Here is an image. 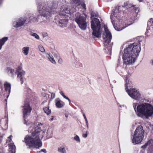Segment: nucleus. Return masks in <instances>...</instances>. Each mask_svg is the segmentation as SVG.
I'll list each match as a JSON object with an SVG mask.
<instances>
[{"mask_svg":"<svg viewBox=\"0 0 153 153\" xmlns=\"http://www.w3.org/2000/svg\"><path fill=\"white\" fill-rule=\"evenodd\" d=\"M140 44L139 42H134L130 44L128 47L124 50V53L122 58L124 63L128 65L134 63L139 55L140 51Z\"/></svg>","mask_w":153,"mask_h":153,"instance_id":"f257e3e1","label":"nucleus"},{"mask_svg":"<svg viewBox=\"0 0 153 153\" xmlns=\"http://www.w3.org/2000/svg\"><path fill=\"white\" fill-rule=\"evenodd\" d=\"M44 132L38 126L35 127L31 133V136L27 135L25 138L26 145L29 148L39 149L42 146V142L40 138L42 139L43 137Z\"/></svg>","mask_w":153,"mask_h":153,"instance_id":"f03ea898","label":"nucleus"},{"mask_svg":"<svg viewBox=\"0 0 153 153\" xmlns=\"http://www.w3.org/2000/svg\"><path fill=\"white\" fill-rule=\"evenodd\" d=\"M137 103H134L133 107L137 116L146 118L151 117L153 114V106L148 103H144L138 105Z\"/></svg>","mask_w":153,"mask_h":153,"instance_id":"7ed1b4c3","label":"nucleus"},{"mask_svg":"<svg viewBox=\"0 0 153 153\" xmlns=\"http://www.w3.org/2000/svg\"><path fill=\"white\" fill-rule=\"evenodd\" d=\"M47 4L42 3L40 5H38V8H41L42 7V9L39 10L38 11L41 16H43L46 17V18L51 17L52 14H54L55 13V4L54 3L52 4V7H49V5Z\"/></svg>","mask_w":153,"mask_h":153,"instance_id":"20e7f679","label":"nucleus"},{"mask_svg":"<svg viewBox=\"0 0 153 153\" xmlns=\"http://www.w3.org/2000/svg\"><path fill=\"white\" fill-rule=\"evenodd\" d=\"M63 14L62 15H60L59 20V25L61 27H65L68 23V17L65 15L66 14H71V12L70 8L66 5H63L61 8Z\"/></svg>","mask_w":153,"mask_h":153,"instance_id":"39448f33","label":"nucleus"},{"mask_svg":"<svg viewBox=\"0 0 153 153\" xmlns=\"http://www.w3.org/2000/svg\"><path fill=\"white\" fill-rule=\"evenodd\" d=\"M91 25L93 30V35L97 38L100 36L102 29L99 19L97 18H93L91 22Z\"/></svg>","mask_w":153,"mask_h":153,"instance_id":"423d86ee","label":"nucleus"},{"mask_svg":"<svg viewBox=\"0 0 153 153\" xmlns=\"http://www.w3.org/2000/svg\"><path fill=\"white\" fill-rule=\"evenodd\" d=\"M144 132L142 126L140 125L137 127L134 132L132 143L135 144L140 143L143 138Z\"/></svg>","mask_w":153,"mask_h":153,"instance_id":"0eeeda50","label":"nucleus"},{"mask_svg":"<svg viewBox=\"0 0 153 153\" xmlns=\"http://www.w3.org/2000/svg\"><path fill=\"white\" fill-rule=\"evenodd\" d=\"M125 82V89L128 95L132 98L137 101L139 100L141 98V94L139 91L134 88L128 89V83H127V79H126Z\"/></svg>","mask_w":153,"mask_h":153,"instance_id":"6e6552de","label":"nucleus"},{"mask_svg":"<svg viewBox=\"0 0 153 153\" xmlns=\"http://www.w3.org/2000/svg\"><path fill=\"white\" fill-rule=\"evenodd\" d=\"M86 15H85V16L80 15L76 16L75 21L78 24L79 27L83 30H85L86 28Z\"/></svg>","mask_w":153,"mask_h":153,"instance_id":"1a4fd4ad","label":"nucleus"},{"mask_svg":"<svg viewBox=\"0 0 153 153\" xmlns=\"http://www.w3.org/2000/svg\"><path fill=\"white\" fill-rule=\"evenodd\" d=\"M23 107V113L24 117L30 114L31 110L32 108L30 106L29 102L27 101H25Z\"/></svg>","mask_w":153,"mask_h":153,"instance_id":"9d476101","label":"nucleus"},{"mask_svg":"<svg viewBox=\"0 0 153 153\" xmlns=\"http://www.w3.org/2000/svg\"><path fill=\"white\" fill-rule=\"evenodd\" d=\"M105 30L106 33L105 37H103V39L105 40V42L109 44L111 42L112 36L111 33L110 32L107 28H105Z\"/></svg>","mask_w":153,"mask_h":153,"instance_id":"9b49d317","label":"nucleus"},{"mask_svg":"<svg viewBox=\"0 0 153 153\" xmlns=\"http://www.w3.org/2000/svg\"><path fill=\"white\" fill-rule=\"evenodd\" d=\"M26 19L25 18H20L16 25V27H18L23 26L26 21Z\"/></svg>","mask_w":153,"mask_h":153,"instance_id":"f8f14e48","label":"nucleus"},{"mask_svg":"<svg viewBox=\"0 0 153 153\" xmlns=\"http://www.w3.org/2000/svg\"><path fill=\"white\" fill-rule=\"evenodd\" d=\"M17 74V77L20 78V80L21 82V84H22L23 82V77L25 74V72H19L16 73Z\"/></svg>","mask_w":153,"mask_h":153,"instance_id":"ddd939ff","label":"nucleus"},{"mask_svg":"<svg viewBox=\"0 0 153 153\" xmlns=\"http://www.w3.org/2000/svg\"><path fill=\"white\" fill-rule=\"evenodd\" d=\"M5 90L6 91H8V93L9 94L10 92L11 85L8 82H6L4 84Z\"/></svg>","mask_w":153,"mask_h":153,"instance_id":"4468645a","label":"nucleus"},{"mask_svg":"<svg viewBox=\"0 0 153 153\" xmlns=\"http://www.w3.org/2000/svg\"><path fill=\"white\" fill-rule=\"evenodd\" d=\"M8 39V37H3L2 38L0 39V50L1 49L2 46Z\"/></svg>","mask_w":153,"mask_h":153,"instance_id":"2eb2a0df","label":"nucleus"},{"mask_svg":"<svg viewBox=\"0 0 153 153\" xmlns=\"http://www.w3.org/2000/svg\"><path fill=\"white\" fill-rule=\"evenodd\" d=\"M43 109L45 113L48 115H50L51 113V110L49 109L48 105L46 107H44L43 108Z\"/></svg>","mask_w":153,"mask_h":153,"instance_id":"dca6fc26","label":"nucleus"},{"mask_svg":"<svg viewBox=\"0 0 153 153\" xmlns=\"http://www.w3.org/2000/svg\"><path fill=\"white\" fill-rule=\"evenodd\" d=\"M56 105L57 108H61L62 107L64 106V104L60 102V100L58 99H56Z\"/></svg>","mask_w":153,"mask_h":153,"instance_id":"f3484780","label":"nucleus"},{"mask_svg":"<svg viewBox=\"0 0 153 153\" xmlns=\"http://www.w3.org/2000/svg\"><path fill=\"white\" fill-rule=\"evenodd\" d=\"M9 149L11 150V153H15L16 152V146L14 144H11L9 146Z\"/></svg>","mask_w":153,"mask_h":153,"instance_id":"a211bd4d","label":"nucleus"},{"mask_svg":"<svg viewBox=\"0 0 153 153\" xmlns=\"http://www.w3.org/2000/svg\"><path fill=\"white\" fill-rule=\"evenodd\" d=\"M6 71L7 73H10L12 75L14 74V70L10 67H7L6 68Z\"/></svg>","mask_w":153,"mask_h":153,"instance_id":"6ab92c4d","label":"nucleus"},{"mask_svg":"<svg viewBox=\"0 0 153 153\" xmlns=\"http://www.w3.org/2000/svg\"><path fill=\"white\" fill-rule=\"evenodd\" d=\"M73 3H72V5L73 6V7H74V6H75V8L77 6L80 5L79 3V0H73Z\"/></svg>","mask_w":153,"mask_h":153,"instance_id":"aec40b11","label":"nucleus"},{"mask_svg":"<svg viewBox=\"0 0 153 153\" xmlns=\"http://www.w3.org/2000/svg\"><path fill=\"white\" fill-rule=\"evenodd\" d=\"M29 49V47H24L22 49L23 52L25 55H27L28 54Z\"/></svg>","mask_w":153,"mask_h":153,"instance_id":"412c9836","label":"nucleus"},{"mask_svg":"<svg viewBox=\"0 0 153 153\" xmlns=\"http://www.w3.org/2000/svg\"><path fill=\"white\" fill-rule=\"evenodd\" d=\"M153 142H151V144L150 146L148 149V152L149 153H153V146L152 145V143Z\"/></svg>","mask_w":153,"mask_h":153,"instance_id":"4be33fe9","label":"nucleus"},{"mask_svg":"<svg viewBox=\"0 0 153 153\" xmlns=\"http://www.w3.org/2000/svg\"><path fill=\"white\" fill-rule=\"evenodd\" d=\"M58 151L61 153H66V151L64 147L62 148L61 147L58 148Z\"/></svg>","mask_w":153,"mask_h":153,"instance_id":"5701e85b","label":"nucleus"},{"mask_svg":"<svg viewBox=\"0 0 153 153\" xmlns=\"http://www.w3.org/2000/svg\"><path fill=\"white\" fill-rule=\"evenodd\" d=\"M48 58L49 60L53 63L56 64V62L53 57L49 55H48Z\"/></svg>","mask_w":153,"mask_h":153,"instance_id":"b1692460","label":"nucleus"},{"mask_svg":"<svg viewBox=\"0 0 153 153\" xmlns=\"http://www.w3.org/2000/svg\"><path fill=\"white\" fill-rule=\"evenodd\" d=\"M114 28L117 31H120L125 28L124 27H120L117 26H115L114 25H113Z\"/></svg>","mask_w":153,"mask_h":153,"instance_id":"393cba45","label":"nucleus"},{"mask_svg":"<svg viewBox=\"0 0 153 153\" xmlns=\"http://www.w3.org/2000/svg\"><path fill=\"white\" fill-rule=\"evenodd\" d=\"M151 142H153V140H149L142 147L143 148H146L148 145H149L150 146L151 144Z\"/></svg>","mask_w":153,"mask_h":153,"instance_id":"a878e982","label":"nucleus"},{"mask_svg":"<svg viewBox=\"0 0 153 153\" xmlns=\"http://www.w3.org/2000/svg\"><path fill=\"white\" fill-rule=\"evenodd\" d=\"M30 34L31 35L35 37L37 39H38L39 38V35L35 33L31 32L30 33Z\"/></svg>","mask_w":153,"mask_h":153,"instance_id":"bb28decb","label":"nucleus"},{"mask_svg":"<svg viewBox=\"0 0 153 153\" xmlns=\"http://www.w3.org/2000/svg\"><path fill=\"white\" fill-rule=\"evenodd\" d=\"M22 69V64L21 63L20 65L18 66L16 70V73L20 72V71Z\"/></svg>","mask_w":153,"mask_h":153,"instance_id":"cd10ccee","label":"nucleus"},{"mask_svg":"<svg viewBox=\"0 0 153 153\" xmlns=\"http://www.w3.org/2000/svg\"><path fill=\"white\" fill-rule=\"evenodd\" d=\"M60 94L64 98L68 100L69 102H71V100H70V99L68 97L66 96L64 94H63V92L62 91H61L60 92Z\"/></svg>","mask_w":153,"mask_h":153,"instance_id":"c85d7f7f","label":"nucleus"},{"mask_svg":"<svg viewBox=\"0 0 153 153\" xmlns=\"http://www.w3.org/2000/svg\"><path fill=\"white\" fill-rule=\"evenodd\" d=\"M91 17H93L94 16L97 17V14L94 11H92L91 12Z\"/></svg>","mask_w":153,"mask_h":153,"instance_id":"c756f323","label":"nucleus"},{"mask_svg":"<svg viewBox=\"0 0 153 153\" xmlns=\"http://www.w3.org/2000/svg\"><path fill=\"white\" fill-rule=\"evenodd\" d=\"M74 139L75 140H76L77 141H78L79 142H80V140L79 137L77 135H76V136H75V137H74Z\"/></svg>","mask_w":153,"mask_h":153,"instance_id":"7c9ffc66","label":"nucleus"},{"mask_svg":"<svg viewBox=\"0 0 153 153\" xmlns=\"http://www.w3.org/2000/svg\"><path fill=\"white\" fill-rule=\"evenodd\" d=\"M81 5L82 9H84L85 10L86 9L85 4V3H83V4H81Z\"/></svg>","mask_w":153,"mask_h":153,"instance_id":"2f4dec72","label":"nucleus"},{"mask_svg":"<svg viewBox=\"0 0 153 153\" xmlns=\"http://www.w3.org/2000/svg\"><path fill=\"white\" fill-rule=\"evenodd\" d=\"M39 50L40 51L42 52H43L45 51V49L42 46H40L39 47Z\"/></svg>","mask_w":153,"mask_h":153,"instance_id":"473e14b6","label":"nucleus"},{"mask_svg":"<svg viewBox=\"0 0 153 153\" xmlns=\"http://www.w3.org/2000/svg\"><path fill=\"white\" fill-rule=\"evenodd\" d=\"M87 131L86 132V133L84 134H82V136L84 138L86 137L87 136Z\"/></svg>","mask_w":153,"mask_h":153,"instance_id":"72a5a7b5","label":"nucleus"},{"mask_svg":"<svg viewBox=\"0 0 153 153\" xmlns=\"http://www.w3.org/2000/svg\"><path fill=\"white\" fill-rule=\"evenodd\" d=\"M83 117H84V119H85V121H86V123H88V121H87V118H86V116H85V114H84H84H83Z\"/></svg>","mask_w":153,"mask_h":153,"instance_id":"f704fd0d","label":"nucleus"},{"mask_svg":"<svg viewBox=\"0 0 153 153\" xmlns=\"http://www.w3.org/2000/svg\"><path fill=\"white\" fill-rule=\"evenodd\" d=\"M58 62L59 63L61 64L62 62V59L60 58L58 59Z\"/></svg>","mask_w":153,"mask_h":153,"instance_id":"c9c22d12","label":"nucleus"},{"mask_svg":"<svg viewBox=\"0 0 153 153\" xmlns=\"http://www.w3.org/2000/svg\"><path fill=\"white\" fill-rule=\"evenodd\" d=\"M41 151L45 153H46V149H42L41 150Z\"/></svg>","mask_w":153,"mask_h":153,"instance_id":"e433bc0d","label":"nucleus"},{"mask_svg":"<svg viewBox=\"0 0 153 153\" xmlns=\"http://www.w3.org/2000/svg\"><path fill=\"white\" fill-rule=\"evenodd\" d=\"M134 9L135 11H136L137 10H138V8L137 7H134Z\"/></svg>","mask_w":153,"mask_h":153,"instance_id":"4c0bfd02","label":"nucleus"},{"mask_svg":"<svg viewBox=\"0 0 153 153\" xmlns=\"http://www.w3.org/2000/svg\"><path fill=\"white\" fill-rule=\"evenodd\" d=\"M53 118H54V117L53 116H51V121H52L53 120Z\"/></svg>","mask_w":153,"mask_h":153,"instance_id":"58836bf2","label":"nucleus"},{"mask_svg":"<svg viewBox=\"0 0 153 153\" xmlns=\"http://www.w3.org/2000/svg\"><path fill=\"white\" fill-rule=\"evenodd\" d=\"M2 137L1 136H0V141H1L2 140Z\"/></svg>","mask_w":153,"mask_h":153,"instance_id":"ea45409f","label":"nucleus"},{"mask_svg":"<svg viewBox=\"0 0 153 153\" xmlns=\"http://www.w3.org/2000/svg\"><path fill=\"white\" fill-rule=\"evenodd\" d=\"M4 117H5V118H6V119H6V120H8V117H7V116L5 115V116H4Z\"/></svg>","mask_w":153,"mask_h":153,"instance_id":"a19ab883","label":"nucleus"},{"mask_svg":"<svg viewBox=\"0 0 153 153\" xmlns=\"http://www.w3.org/2000/svg\"><path fill=\"white\" fill-rule=\"evenodd\" d=\"M32 21V20H30V21L28 22V23H30L31 22V21Z\"/></svg>","mask_w":153,"mask_h":153,"instance_id":"79ce46f5","label":"nucleus"},{"mask_svg":"<svg viewBox=\"0 0 153 153\" xmlns=\"http://www.w3.org/2000/svg\"><path fill=\"white\" fill-rule=\"evenodd\" d=\"M44 103H45V102L44 101V102H42V103L41 104H42V105H43V104H44Z\"/></svg>","mask_w":153,"mask_h":153,"instance_id":"37998d69","label":"nucleus"},{"mask_svg":"<svg viewBox=\"0 0 153 153\" xmlns=\"http://www.w3.org/2000/svg\"><path fill=\"white\" fill-rule=\"evenodd\" d=\"M0 153H2V152L1 149H0Z\"/></svg>","mask_w":153,"mask_h":153,"instance_id":"c03bdc74","label":"nucleus"},{"mask_svg":"<svg viewBox=\"0 0 153 153\" xmlns=\"http://www.w3.org/2000/svg\"><path fill=\"white\" fill-rule=\"evenodd\" d=\"M4 100L5 101H6V102H7V99H5Z\"/></svg>","mask_w":153,"mask_h":153,"instance_id":"a18cd8bd","label":"nucleus"},{"mask_svg":"<svg viewBox=\"0 0 153 153\" xmlns=\"http://www.w3.org/2000/svg\"><path fill=\"white\" fill-rule=\"evenodd\" d=\"M11 136H11V135L9 137V138H11Z\"/></svg>","mask_w":153,"mask_h":153,"instance_id":"49530a36","label":"nucleus"},{"mask_svg":"<svg viewBox=\"0 0 153 153\" xmlns=\"http://www.w3.org/2000/svg\"><path fill=\"white\" fill-rule=\"evenodd\" d=\"M152 65H153V60H152Z\"/></svg>","mask_w":153,"mask_h":153,"instance_id":"de8ad7c7","label":"nucleus"},{"mask_svg":"<svg viewBox=\"0 0 153 153\" xmlns=\"http://www.w3.org/2000/svg\"><path fill=\"white\" fill-rule=\"evenodd\" d=\"M2 1V0H1V2L0 3V4L1 3Z\"/></svg>","mask_w":153,"mask_h":153,"instance_id":"09e8293b","label":"nucleus"}]
</instances>
